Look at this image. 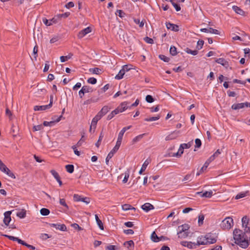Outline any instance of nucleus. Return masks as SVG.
<instances>
[{
    "label": "nucleus",
    "instance_id": "79ce46f5",
    "mask_svg": "<svg viewBox=\"0 0 250 250\" xmlns=\"http://www.w3.org/2000/svg\"><path fill=\"white\" fill-rule=\"evenodd\" d=\"M89 71L90 72H91L93 74H99L101 71V70L99 68L96 67L93 68H90Z\"/></svg>",
    "mask_w": 250,
    "mask_h": 250
},
{
    "label": "nucleus",
    "instance_id": "9d476101",
    "mask_svg": "<svg viewBox=\"0 0 250 250\" xmlns=\"http://www.w3.org/2000/svg\"><path fill=\"white\" fill-rule=\"evenodd\" d=\"M11 211H7L4 213V218L3 219V223L6 226H8L11 220Z\"/></svg>",
    "mask_w": 250,
    "mask_h": 250
},
{
    "label": "nucleus",
    "instance_id": "1a4fd4ad",
    "mask_svg": "<svg viewBox=\"0 0 250 250\" xmlns=\"http://www.w3.org/2000/svg\"><path fill=\"white\" fill-rule=\"evenodd\" d=\"M51 227H53L56 228L57 229L60 230L61 231H66L67 228L66 226L64 224H54L51 223L49 224Z\"/></svg>",
    "mask_w": 250,
    "mask_h": 250
},
{
    "label": "nucleus",
    "instance_id": "72a5a7b5",
    "mask_svg": "<svg viewBox=\"0 0 250 250\" xmlns=\"http://www.w3.org/2000/svg\"><path fill=\"white\" fill-rule=\"evenodd\" d=\"M82 89L83 90L84 92L86 93H90L93 91V89L92 87H90L88 85L83 86L82 88Z\"/></svg>",
    "mask_w": 250,
    "mask_h": 250
},
{
    "label": "nucleus",
    "instance_id": "cd10ccee",
    "mask_svg": "<svg viewBox=\"0 0 250 250\" xmlns=\"http://www.w3.org/2000/svg\"><path fill=\"white\" fill-rule=\"evenodd\" d=\"M125 73V72L124 71V69H122L120 70L118 74L115 77V78L117 80H121L123 78Z\"/></svg>",
    "mask_w": 250,
    "mask_h": 250
},
{
    "label": "nucleus",
    "instance_id": "9b49d317",
    "mask_svg": "<svg viewBox=\"0 0 250 250\" xmlns=\"http://www.w3.org/2000/svg\"><path fill=\"white\" fill-rule=\"evenodd\" d=\"M181 244L183 246L186 247L190 249H195L197 247L195 242L182 241Z\"/></svg>",
    "mask_w": 250,
    "mask_h": 250
},
{
    "label": "nucleus",
    "instance_id": "5fc2aeb1",
    "mask_svg": "<svg viewBox=\"0 0 250 250\" xmlns=\"http://www.w3.org/2000/svg\"><path fill=\"white\" fill-rule=\"evenodd\" d=\"M204 42L203 40H199L197 42L196 48L198 50L201 49L203 46Z\"/></svg>",
    "mask_w": 250,
    "mask_h": 250
},
{
    "label": "nucleus",
    "instance_id": "8fccbe9b",
    "mask_svg": "<svg viewBox=\"0 0 250 250\" xmlns=\"http://www.w3.org/2000/svg\"><path fill=\"white\" fill-rule=\"evenodd\" d=\"M60 204L62 206H63L66 210L68 209L69 208L67 206V204L65 202V200L64 199H60Z\"/></svg>",
    "mask_w": 250,
    "mask_h": 250
},
{
    "label": "nucleus",
    "instance_id": "4be33fe9",
    "mask_svg": "<svg viewBox=\"0 0 250 250\" xmlns=\"http://www.w3.org/2000/svg\"><path fill=\"white\" fill-rule=\"evenodd\" d=\"M232 9L238 14H239L242 16H244L245 12L242 9H241L239 7L234 5L232 6Z\"/></svg>",
    "mask_w": 250,
    "mask_h": 250
},
{
    "label": "nucleus",
    "instance_id": "58836bf2",
    "mask_svg": "<svg viewBox=\"0 0 250 250\" xmlns=\"http://www.w3.org/2000/svg\"><path fill=\"white\" fill-rule=\"evenodd\" d=\"M73 55L72 54H69L68 55L66 56H62L60 57V60L61 62H63L66 61H67L68 59H70Z\"/></svg>",
    "mask_w": 250,
    "mask_h": 250
},
{
    "label": "nucleus",
    "instance_id": "680f3d73",
    "mask_svg": "<svg viewBox=\"0 0 250 250\" xmlns=\"http://www.w3.org/2000/svg\"><path fill=\"white\" fill-rule=\"evenodd\" d=\"M87 82L89 83L94 84L96 83H97V79L95 78L91 77V78H89L87 80Z\"/></svg>",
    "mask_w": 250,
    "mask_h": 250
},
{
    "label": "nucleus",
    "instance_id": "338daca9",
    "mask_svg": "<svg viewBox=\"0 0 250 250\" xmlns=\"http://www.w3.org/2000/svg\"><path fill=\"white\" fill-rule=\"evenodd\" d=\"M244 53H245V57H247L248 56L249 58H250V49L249 48H245L244 49Z\"/></svg>",
    "mask_w": 250,
    "mask_h": 250
},
{
    "label": "nucleus",
    "instance_id": "5701e85b",
    "mask_svg": "<svg viewBox=\"0 0 250 250\" xmlns=\"http://www.w3.org/2000/svg\"><path fill=\"white\" fill-rule=\"evenodd\" d=\"M102 117L97 113V114L93 118L91 122V126H93L95 128L97 123L99 120H100Z\"/></svg>",
    "mask_w": 250,
    "mask_h": 250
},
{
    "label": "nucleus",
    "instance_id": "39448f33",
    "mask_svg": "<svg viewBox=\"0 0 250 250\" xmlns=\"http://www.w3.org/2000/svg\"><path fill=\"white\" fill-rule=\"evenodd\" d=\"M180 133H181L180 131L175 130V131H173L172 132H171L170 134L167 135L166 137L165 140L166 141H169V140L175 139L179 136Z\"/></svg>",
    "mask_w": 250,
    "mask_h": 250
},
{
    "label": "nucleus",
    "instance_id": "f8f14e48",
    "mask_svg": "<svg viewBox=\"0 0 250 250\" xmlns=\"http://www.w3.org/2000/svg\"><path fill=\"white\" fill-rule=\"evenodd\" d=\"M91 28L89 27H87L79 32L78 35V37L79 39H82L83 37H84L86 34L91 32Z\"/></svg>",
    "mask_w": 250,
    "mask_h": 250
},
{
    "label": "nucleus",
    "instance_id": "a211bd4d",
    "mask_svg": "<svg viewBox=\"0 0 250 250\" xmlns=\"http://www.w3.org/2000/svg\"><path fill=\"white\" fill-rule=\"evenodd\" d=\"M111 108L107 105H105L101 109L98 114L102 117L105 115L110 110Z\"/></svg>",
    "mask_w": 250,
    "mask_h": 250
},
{
    "label": "nucleus",
    "instance_id": "49530a36",
    "mask_svg": "<svg viewBox=\"0 0 250 250\" xmlns=\"http://www.w3.org/2000/svg\"><path fill=\"white\" fill-rule=\"evenodd\" d=\"M186 52L188 54H190L194 56L196 55L198 52V50H192L188 48H187L186 49Z\"/></svg>",
    "mask_w": 250,
    "mask_h": 250
},
{
    "label": "nucleus",
    "instance_id": "bb28decb",
    "mask_svg": "<svg viewBox=\"0 0 250 250\" xmlns=\"http://www.w3.org/2000/svg\"><path fill=\"white\" fill-rule=\"evenodd\" d=\"M26 211L22 209L21 211L17 213V216L20 218H24L26 216Z\"/></svg>",
    "mask_w": 250,
    "mask_h": 250
},
{
    "label": "nucleus",
    "instance_id": "c85d7f7f",
    "mask_svg": "<svg viewBox=\"0 0 250 250\" xmlns=\"http://www.w3.org/2000/svg\"><path fill=\"white\" fill-rule=\"evenodd\" d=\"M124 245L125 247L129 249L131 247H134V243L132 240H130L125 242Z\"/></svg>",
    "mask_w": 250,
    "mask_h": 250
},
{
    "label": "nucleus",
    "instance_id": "a878e982",
    "mask_svg": "<svg viewBox=\"0 0 250 250\" xmlns=\"http://www.w3.org/2000/svg\"><path fill=\"white\" fill-rule=\"evenodd\" d=\"M95 219H96L97 224L98 225L99 228L101 230H104V228L103 224L102 221L99 218L98 215L95 214Z\"/></svg>",
    "mask_w": 250,
    "mask_h": 250
},
{
    "label": "nucleus",
    "instance_id": "4d7b16f0",
    "mask_svg": "<svg viewBox=\"0 0 250 250\" xmlns=\"http://www.w3.org/2000/svg\"><path fill=\"white\" fill-rule=\"evenodd\" d=\"M159 58L161 60L164 61L165 62H168L170 60V59L168 57H167L164 55H160Z\"/></svg>",
    "mask_w": 250,
    "mask_h": 250
},
{
    "label": "nucleus",
    "instance_id": "13d9d810",
    "mask_svg": "<svg viewBox=\"0 0 250 250\" xmlns=\"http://www.w3.org/2000/svg\"><path fill=\"white\" fill-rule=\"evenodd\" d=\"M192 177L193 175L191 174H188L184 177L182 181H186L188 180L190 181L191 180Z\"/></svg>",
    "mask_w": 250,
    "mask_h": 250
},
{
    "label": "nucleus",
    "instance_id": "b1692460",
    "mask_svg": "<svg viewBox=\"0 0 250 250\" xmlns=\"http://www.w3.org/2000/svg\"><path fill=\"white\" fill-rule=\"evenodd\" d=\"M189 227L188 224H184L178 227L179 231H188Z\"/></svg>",
    "mask_w": 250,
    "mask_h": 250
},
{
    "label": "nucleus",
    "instance_id": "774afa93",
    "mask_svg": "<svg viewBox=\"0 0 250 250\" xmlns=\"http://www.w3.org/2000/svg\"><path fill=\"white\" fill-rule=\"evenodd\" d=\"M106 250H117V247L114 245H109L107 246L106 248Z\"/></svg>",
    "mask_w": 250,
    "mask_h": 250
},
{
    "label": "nucleus",
    "instance_id": "7ed1b4c3",
    "mask_svg": "<svg viewBox=\"0 0 250 250\" xmlns=\"http://www.w3.org/2000/svg\"><path fill=\"white\" fill-rule=\"evenodd\" d=\"M74 200L75 201H81L88 204L90 203V200L88 197H83L78 194L74 195Z\"/></svg>",
    "mask_w": 250,
    "mask_h": 250
},
{
    "label": "nucleus",
    "instance_id": "412c9836",
    "mask_svg": "<svg viewBox=\"0 0 250 250\" xmlns=\"http://www.w3.org/2000/svg\"><path fill=\"white\" fill-rule=\"evenodd\" d=\"M50 108V105H36L34 107V109L35 111H40V110H45L46 109H49Z\"/></svg>",
    "mask_w": 250,
    "mask_h": 250
},
{
    "label": "nucleus",
    "instance_id": "09e8293b",
    "mask_svg": "<svg viewBox=\"0 0 250 250\" xmlns=\"http://www.w3.org/2000/svg\"><path fill=\"white\" fill-rule=\"evenodd\" d=\"M169 52L170 54H171L172 56H175L177 54V49L174 46L170 47Z\"/></svg>",
    "mask_w": 250,
    "mask_h": 250
},
{
    "label": "nucleus",
    "instance_id": "f704fd0d",
    "mask_svg": "<svg viewBox=\"0 0 250 250\" xmlns=\"http://www.w3.org/2000/svg\"><path fill=\"white\" fill-rule=\"evenodd\" d=\"M243 227L247 228L249 224V219L246 216H244L242 219Z\"/></svg>",
    "mask_w": 250,
    "mask_h": 250
},
{
    "label": "nucleus",
    "instance_id": "aec40b11",
    "mask_svg": "<svg viewBox=\"0 0 250 250\" xmlns=\"http://www.w3.org/2000/svg\"><path fill=\"white\" fill-rule=\"evenodd\" d=\"M142 208L146 211V212H148V211L153 209L154 208V206L151 205L150 203H146L142 206Z\"/></svg>",
    "mask_w": 250,
    "mask_h": 250
},
{
    "label": "nucleus",
    "instance_id": "f3484780",
    "mask_svg": "<svg viewBox=\"0 0 250 250\" xmlns=\"http://www.w3.org/2000/svg\"><path fill=\"white\" fill-rule=\"evenodd\" d=\"M212 193L213 192L211 190L206 191L204 193H202V192H197L196 193L197 194L200 195L201 197L206 198H210L212 196Z\"/></svg>",
    "mask_w": 250,
    "mask_h": 250
},
{
    "label": "nucleus",
    "instance_id": "de8ad7c7",
    "mask_svg": "<svg viewBox=\"0 0 250 250\" xmlns=\"http://www.w3.org/2000/svg\"><path fill=\"white\" fill-rule=\"evenodd\" d=\"M70 13V12H65L63 14H60L57 15V17L59 18V20L61 18H67L69 15Z\"/></svg>",
    "mask_w": 250,
    "mask_h": 250
},
{
    "label": "nucleus",
    "instance_id": "423d86ee",
    "mask_svg": "<svg viewBox=\"0 0 250 250\" xmlns=\"http://www.w3.org/2000/svg\"><path fill=\"white\" fill-rule=\"evenodd\" d=\"M128 103L122 102L115 109L118 111V113H122L127 109Z\"/></svg>",
    "mask_w": 250,
    "mask_h": 250
},
{
    "label": "nucleus",
    "instance_id": "7c9ffc66",
    "mask_svg": "<svg viewBox=\"0 0 250 250\" xmlns=\"http://www.w3.org/2000/svg\"><path fill=\"white\" fill-rule=\"evenodd\" d=\"M66 170L69 173H72L74 171V167L73 165H67L65 167Z\"/></svg>",
    "mask_w": 250,
    "mask_h": 250
},
{
    "label": "nucleus",
    "instance_id": "0e129e2a",
    "mask_svg": "<svg viewBox=\"0 0 250 250\" xmlns=\"http://www.w3.org/2000/svg\"><path fill=\"white\" fill-rule=\"evenodd\" d=\"M204 219V216L203 215H200L198 217V224L199 226L202 225L203 224V221Z\"/></svg>",
    "mask_w": 250,
    "mask_h": 250
},
{
    "label": "nucleus",
    "instance_id": "a19ab883",
    "mask_svg": "<svg viewBox=\"0 0 250 250\" xmlns=\"http://www.w3.org/2000/svg\"><path fill=\"white\" fill-rule=\"evenodd\" d=\"M40 213L42 215L46 216L50 213V210L46 208H42L40 210Z\"/></svg>",
    "mask_w": 250,
    "mask_h": 250
},
{
    "label": "nucleus",
    "instance_id": "c756f323",
    "mask_svg": "<svg viewBox=\"0 0 250 250\" xmlns=\"http://www.w3.org/2000/svg\"><path fill=\"white\" fill-rule=\"evenodd\" d=\"M118 111L116 109L113 110L107 116V120H110L112 119L116 115L118 114Z\"/></svg>",
    "mask_w": 250,
    "mask_h": 250
},
{
    "label": "nucleus",
    "instance_id": "2f4dec72",
    "mask_svg": "<svg viewBox=\"0 0 250 250\" xmlns=\"http://www.w3.org/2000/svg\"><path fill=\"white\" fill-rule=\"evenodd\" d=\"M104 134L103 132H101L99 137L98 141L96 143L95 146L96 147H99L101 144V142L104 138Z\"/></svg>",
    "mask_w": 250,
    "mask_h": 250
},
{
    "label": "nucleus",
    "instance_id": "393cba45",
    "mask_svg": "<svg viewBox=\"0 0 250 250\" xmlns=\"http://www.w3.org/2000/svg\"><path fill=\"white\" fill-rule=\"evenodd\" d=\"M117 150H114L113 148L110 152L108 153L107 155L106 159H105V162L107 165H108V163L109 162V160L113 156L114 154L117 152Z\"/></svg>",
    "mask_w": 250,
    "mask_h": 250
},
{
    "label": "nucleus",
    "instance_id": "37998d69",
    "mask_svg": "<svg viewBox=\"0 0 250 250\" xmlns=\"http://www.w3.org/2000/svg\"><path fill=\"white\" fill-rule=\"evenodd\" d=\"M248 193V191L240 192V193H238L237 195H236L235 198V199H239L243 198V197H245L247 195Z\"/></svg>",
    "mask_w": 250,
    "mask_h": 250
},
{
    "label": "nucleus",
    "instance_id": "c9c22d12",
    "mask_svg": "<svg viewBox=\"0 0 250 250\" xmlns=\"http://www.w3.org/2000/svg\"><path fill=\"white\" fill-rule=\"evenodd\" d=\"M148 164H149V162L147 160L145 161V162L143 164L141 169L140 170V171L139 172L140 174H141L143 173V172L146 170Z\"/></svg>",
    "mask_w": 250,
    "mask_h": 250
},
{
    "label": "nucleus",
    "instance_id": "864d4df0",
    "mask_svg": "<svg viewBox=\"0 0 250 250\" xmlns=\"http://www.w3.org/2000/svg\"><path fill=\"white\" fill-rule=\"evenodd\" d=\"M38 46L37 45H36L33 48V54L35 60H37V58L38 57Z\"/></svg>",
    "mask_w": 250,
    "mask_h": 250
},
{
    "label": "nucleus",
    "instance_id": "dca6fc26",
    "mask_svg": "<svg viewBox=\"0 0 250 250\" xmlns=\"http://www.w3.org/2000/svg\"><path fill=\"white\" fill-rule=\"evenodd\" d=\"M200 31L203 32L205 33H210L212 34H215L217 35L220 34L219 31L216 29H213L212 28H202L200 29Z\"/></svg>",
    "mask_w": 250,
    "mask_h": 250
},
{
    "label": "nucleus",
    "instance_id": "6e6552de",
    "mask_svg": "<svg viewBox=\"0 0 250 250\" xmlns=\"http://www.w3.org/2000/svg\"><path fill=\"white\" fill-rule=\"evenodd\" d=\"M249 103L247 102L234 104L232 105L231 108L233 110H238L244 108V107H248Z\"/></svg>",
    "mask_w": 250,
    "mask_h": 250
},
{
    "label": "nucleus",
    "instance_id": "4468645a",
    "mask_svg": "<svg viewBox=\"0 0 250 250\" xmlns=\"http://www.w3.org/2000/svg\"><path fill=\"white\" fill-rule=\"evenodd\" d=\"M166 25L167 28L168 29H170L172 31H175V32L178 31L179 30V26L176 24H175L173 23H171L170 22H166Z\"/></svg>",
    "mask_w": 250,
    "mask_h": 250
},
{
    "label": "nucleus",
    "instance_id": "c03bdc74",
    "mask_svg": "<svg viewBox=\"0 0 250 250\" xmlns=\"http://www.w3.org/2000/svg\"><path fill=\"white\" fill-rule=\"evenodd\" d=\"M122 209L124 210L135 209L134 207H132L129 204H124L122 205Z\"/></svg>",
    "mask_w": 250,
    "mask_h": 250
},
{
    "label": "nucleus",
    "instance_id": "20e7f679",
    "mask_svg": "<svg viewBox=\"0 0 250 250\" xmlns=\"http://www.w3.org/2000/svg\"><path fill=\"white\" fill-rule=\"evenodd\" d=\"M0 170L7 174L10 177L13 179L16 178L14 174L6 166L5 164L3 165V167H1V169H0Z\"/></svg>",
    "mask_w": 250,
    "mask_h": 250
},
{
    "label": "nucleus",
    "instance_id": "0eeeda50",
    "mask_svg": "<svg viewBox=\"0 0 250 250\" xmlns=\"http://www.w3.org/2000/svg\"><path fill=\"white\" fill-rule=\"evenodd\" d=\"M207 242L208 243V245L214 244L216 242V239L215 235L211 233H208L206 235Z\"/></svg>",
    "mask_w": 250,
    "mask_h": 250
},
{
    "label": "nucleus",
    "instance_id": "a18cd8bd",
    "mask_svg": "<svg viewBox=\"0 0 250 250\" xmlns=\"http://www.w3.org/2000/svg\"><path fill=\"white\" fill-rule=\"evenodd\" d=\"M50 173L52 174V175L54 176V177L57 181L61 178L58 173L55 170H51L50 171Z\"/></svg>",
    "mask_w": 250,
    "mask_h": 250
},
{
    "label": "nucleus",
    "instance_id": "4c0bfd02",
    "mask_svg": "<svg viewBox=\"0 0 250 250\" xmlns=\"http://www.w3.org/2000/svg\"><path fill=\"white\" fill-rule=\"evenodd\" d=\"M151 237L152 240L155 242H158L160 240V238L158 237V236L154 231L151 234Z\"/></svg>",
    "mask_w": 250,
    "mask_h": 250
},
{
    "label": "nucleus",
    "instance_id": "6ab92c4d",
    "mask_svg": "<svg viewBox=\"0 0 250 250\" xmlns=\"http://www.w3.org/2000/svg\"><path fill=\"white\" fill-rule=\"evenodd\" d=\"M215 62L224 66L226 68H228L229 66V62L227 61H226L224 58H219L217 59Z\"/></svg>",
    "mask_w": 250,
    "mask_h": 250
},
{
    "label": "nucleus",
    "instance_id": "69168bd1",
    "mask_svg": "<svg viewBox=\"0 0 250 250\" xmlns=\"http://www.w3.org/2000/svg\"><path fill=\"white\" fill-rule=\"evenodd\" d=\"M144 41L149 44H153L154 43L153 40L151 38H150L148 37H146L144 38Z\"/></svg>",
    "mask_w": 250,
    "mask_h": 250
},
{
    "label": "nucleus",
    "instance_id": "2eb2a0df",
    "mask_svg": "<svg viewBox=\"0 0 250 250\" xmlns=\"http://www.w3.org/2000/svg\"><path fill=\"white\" fill-rule=\"evenodd\" d=\"M62 117V115L60 116L55 121H52L50 122L44 121L43 123V125L44 126H51L55 125V123H58L60 121H61V118Z\"/></svg>",
    "mask_w": 250,
    "mask_h": 250
},
{
    "label": "nucleus",
    "instance_id": "603ef678",
    "mask_svg": "<svg viewBox=\"0 0 250 250\" xmlns=\"http://www.w3.org/2000/svg\"><path fill=\"white\" fill-rule=\"evenodd\" d=\"M122 140H118L117 139V142H116V145L115 146L113 147V149H114V150H117L118 151V150L119 149L121 145V143H122Z\"/></svg>",
    "mask_w": 250,
    "mask_h": 250
},
{
    "label": "nucleus",
    "instance_id": "ea45409f",
    "mask_svg": "<svg viewBox=\"0 0 250 250\" xmlns=\"http://www.w3.org/2000/svg\"><path fill=\"white\" fill-rule=\"evenodd\" d=\"M193 140H192L190 142H189L187 144H182L181 145V147H183L184 148V149H186V148H189V147H191V146L193 144Z\"/></svg>",
    "mask_w": 250,
    "mask_h": 250
},
{
    "label": "nucleus",
    "instance_id": "e2e57ef3",
    "mask_svg": "<svg viewBox=\"0 0 250 250\" xmlns=\"http://www.w3.org/2000/svg\"><path fill=\"white\" fill-rule=\"evenodd\" d=\"M50 237H51V236H49V235L46 233L41 234V236H40V238L43 240H46L48 238H50Z\"/></svg>",
    "mask_w": 250,
    "mask_h": 250
},
{
    "label": "nucleus",
    "instance_id": "f03ea898",
    "mask_svg": "<svg viewBox=\"0 0 250 250\" xmlns=\"http://www.w3.org/2000/svg\"><path fill=\"white\" fill-rule=\"evenodd\" d=\"M233 224V219L228 217L224 219L221 222L220 226L223 229H229Z\"/></svg>",
    "mask_w": 250,
    "mask_h": 250
},
{
    "label": "nucleus",
    "instance_id": "473e14b6",
    "mask_svg": "<svg viewBox=\"0 0 250 250\" xmlns=\"http://www.w3.org/2000/svg\"><path fill=\"white\" fill-rule=\"evenodd\" d=\"M145 135H146V134L144 133V134H140V135H138L136 137H135L132 140L133 143L134 144V143H136L140 141L143 138L144 136H145Z\"/></svg>",
    "mask_w": 250,
    "mask_h": 250
},
{
    "label": "nucleus",
    "instance_id": "e433bc0d",
    "mask_svg": "<svg viewBox=\"0 0 250 250\" xmlns=\"http://www.w3.org/2000/svg\"><path fill=\"white\" fill-rule=\"evenodd\" d=\"M189 232L188 231H178L177 233V234L178 235V237L179 238H186L187 237L188 235Z\"/></svg>",
    "mask_w": 250,
    "mask_h": 250
},
{
    "label": "nucleus",
    "instance_id": "3c124183",
    "mask_svg": "<svg viewBox=\"0 0 250 250\" xmlns=\"http://www.w3.org/2000/svg\"><path fill=\"white\" fill-rule=\"evenodd\" d=\"M160 116L159 115L156 116V117H152L149 118H146L145 120L147 122H151L153 121H156L160 119Z\"/></svg>",
    "mask_w": 250,
    "mask_h": 250
},
{
    "label": "nucleus",
    "instance_id": "052dcab7",
    "mask_svg": "<svg viewBox=\"0 0 250 250\" xmlns=\"http://www.w3.org/2000/svg\"><path fill=\"white\" fill-rule=\"evenodd\" d=\"M116 14L118 15L121 18L124 17L125 15V13L121 10H117Z\"/></svg>",
    "mask_w": 250,
    "mask_h": 250
},
{
    "label": "nucleus",
    "instance_id": "ddd939ff",
    "mask_svg": "<svg viewBox=\"0 0 250 250\" xmlns=\"http://www.w3.org/2000/svg\"><path fill=\"white\" fill-rule=\"evenodd\" d=\"M201 245H208V243L207 242L206 236L198 238L197 243H196V246H199Z\"/></svg>",
    "mask_w": 250,
    "mask_h": 250
},
{
    "label": "nucleus",
    "instance_id": "bf43d9fd",
    "mask_svg": "<svg viewBox=\"0 0 250 250\" xmlns=\"http://www.w3.org/2000/svg\"><path fill=\"white\" fill-rule=\"evenodd\" d=\"M195 148H199L201 146V145H202L201 141L199 139H198V138L196 139L195 140Z\"/></svg>",
    "mask_w": 250,
    "mask_h": 250
},
{
    "label": "nucleus",
    "instance_id": "6e6d98bb",
    "mask_svg": "<svg viewBox=\"0 0 250 250\" xmlns=\"http://www.w3.org/2000/svg\"><path fill=\"white\" fill-rule=\"evenodd\" d=\"M146 100L147 103H152L154 101V100L152 96L148 95L146 97Z\"/></svg>",
    "mask_w": 250,
    "mask_h": 250
},
{
    "label": "nucleus",
    "instance_id": "f257e3e1",
    "mask_svg": "<svg viewBox=\"0 0 250 250\" xmlns=\"http://www.w3.org/2000/svg\"><path fill=\"white\" fill-rule=\"evenodd\" d=\"M233 238L236 244L244 249L248 247L249 242L245 232L239 229H235L233 230Z\"/></svg>",
    "mask_w": 250,
    "mask_h": 250
}]
</instances>
